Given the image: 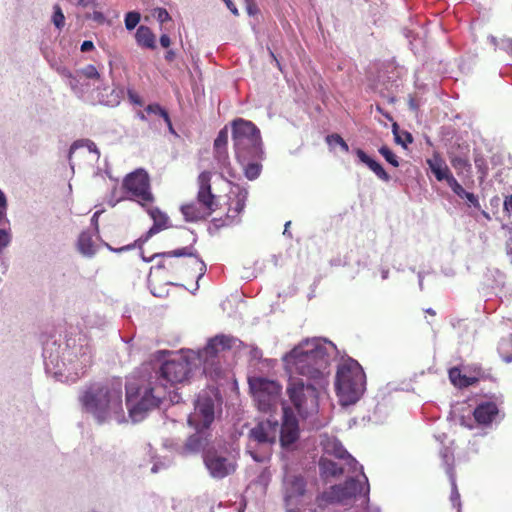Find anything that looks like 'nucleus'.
I'll list each match as a JSON object with an SVG mask.
<instances>
[{"label":"nucleus","mask_w":512,"mask_h":512,"mask_svg":"<svg viewBox=\"0 0 512 512\" xmlns=\"http://www.w3.org/2000/svg\"><path fill=\"white\" fill-rule=\"evenodd\" d=\"M141 15L139 12L130 11L125 15V27L127 30H133L140 22Z\"/></svg>","instance_id":"72a5a7b5"},{"label":"nucleus","mask_w":512,"mask_h":512,"mask_svg":"<svg viewBox=\"0 0 512 512\" xmlns=\"http://www.w3.org/2000/svg\"><path fill=\"white\" fill-rule=\"evenodd\" d=\"M194 249L191 246L182 247L173 251L164 252L161 254H155L153 259L160 258L154 269L156 270H167L172 273H178L182 269L181 257H194V263L199 262L198 258L194 254Z\"/></svg>","instance_id":"ddd939ff"},{"label":"nucleus","mask_w":512,"mask_h":512,"mask_svg":"<svg viewBox=\"0 0 512 512\" xmlns=\"http://www.w3.org/2000/svg\"><path fill=\"white\" fill-rule=\"evenodd\" d=\"M212 174L209 171L201 172L197 177L196 202L181 205L180 211L187 222L205 220L217 209V198L212 192Z\"/></svg>","instance_id":"39448f33"},{"label":"nucleus","mask_w":512,"mask_h":512,"mask_svg":"<svg viewBox=\"0 0 512 512\" xmlns=\"http://www.w3.org/2000/svg\"><path fill=\"white\" fill-rule=\"evenodd\" d=\"M231 348V338L221 335V336H215L214 338L210 339L207 346L205 347V353L207 355H215L220 350H225Z\"/></svg>","instance_id":"a878e982"},{"label":"nucleus","mask_w":512,"mask_h":512,"mask_svg":"<svg viewBox=\"0 0 512 512\" xmlns=\"http://www.w3.org/2000/svg\"><path fill=\"white\" fill-rule=\"evenodd\" d=\"M346 464L349 466V471L355 472L357 470L358 462L350 455L345 458Z\"/></svg>","instance_id":"a18cd8bd"},{"label":"nucleus","mask_w":512,"mask_h":512,"mask_svg":"<svg viewBox=\"0 0 512 512\" xmlns=\"http://www.w3.org/2000/svg\"><path fill=\"white\" fill-rule=\"evenodd\" d=\"M135 39L142 48L151 50L156 48V36L148 26L140 25L135 33Z\"/></svg>","instance_id":"4be33fe9"},{"label":"nucleus","mask_w":512,"mask_h":512,"mask_svg":"<svg viewBox=\"0 0 512 512\" xmlns=\"http://www.w3.org/2000/svg\"><path fill=\"white\" fill-rule=\"evenodd\" d=\"M214 159L218 164V168L221 174L234 178L236 176L235 170L230 162L229 154L227 149H214Z\"/></svg>","instance_id":"5701e85b"},{"label":"nucleus","mask_w":512,"mask_h":512,"mask_svg":"<svg viewBox=\"0 0 512 512\" xmlns=\"http://www.w3.org/2000/svg\"><path fill=\"white\" fill-rule=\"evenodd\" d=\"M150 217L153 219V226L149 230V234H156L161 230L169 227V218L159 208L153 207L148 210Z\"/></svg>","instance_id":"b1692460"},{"label":"nucleus","mask_w":512,"mask_h":512,"mask_svg":"<svg viewBox=\"0 0 512 512\" xmlns=\"http://www.w3.org/2000/svg\"><path fill=\"white\" fill-rule=\"evenodd\" d=\"M232 141L235 156L240 163L248 160H262L263 149L260 130L248 120L237 118L232 121Z\"/></svg>","instance_id":"20e7f679"},{"label":"nucleus","mask_w":512,"mask_h":512,"mask_svg":"<svg viewBox=\"0 0 512 512\" xmlns=\"http://www.w3.org/2000/svg\"><path fill=\"white\" fill-rule=\"evenodd\" d=\"M463 198L467 199V201H469L474 207L480 206L478 198L471 192L466 191L463 195Z\"/></svg>","instance_id":"c03bdc74"},{"label":"nucleus","mask_w":512,"mask_h":512,"mask_svg":"<svg viewBox=\"0 0 512 512\" xmlns=\"http://www.w3.org/2000/svg\"><path fill=\"white\" fill-rule=\"evenodd\" d=\"M392 132L395 137V142L406 148V143L402 141V136L399 134V126L396 122L392 124Z\"/></svg>","instance_id":"79ce46f5"},{"label":"nucleus","mask_w":512,"mask_h":512,"mask_svg":"<svg viewBox=\"0 0 512 512\" xmlns=\"http://www.w3.org/2000/svg\"><path fill=\"white\" fill-rule=\"evenodd\" d=\"M204 430H196V433L191 435L185 442L184 451L186 453H196L205 448L207 445V438L203 436Z\"/></svg>","instance_id":"393cba45"},{"label":"nucleus","mask_w":512,"mask_h":512,"mask_svg":"<svg viewBox=\"0 0 512 512\" xmlns=\"http://www.w3.org/2000/svg\"><path fill=\"white\" fill-rule=\"evenodd\" d=\"M247 196L248 192L239 186L229 192L227 202L228 209L224 225H230L235 222L245 207Z\"/></svg>","instance_id":"f3484780"},{"label":"nucleus","mask_w":512,"mask_h":512,"mask_svg":"<svg viewBox=\"0 0 512 512\" xmlns=\"http://www.w3.org/2000/svg\"><path fill=\"white\" fill-rule=\"evenodd\" d=\"M504 208L508 211H512V195L505 199Z\"/></svg>","instance_id":"5fc2aeb1"},{"label":"nucleus","mask_w":512,"mask_h":512,"mask_svg":"<svg viewBox=\"0 0 512 512\" xmlns=\"http://www.w3.org/2000/svg\"><path fill=\"white\" fill-rule=\"evenodd\" d=\"M499 415V408L495 402L486 401L478 404L473 411V416L478 425L489 426Z\"/></svg>","instance_id":"a211bd4d"},{"label":"nucleus","mask_w":512,"mask_h":512,"mask_svg":"<svg viewBox=\"0 0 512 512\" xmlns=\"http://www.w3.org/2000/svg\"><path fill=\"white\" fill-rule=\"evenodd\" d=\"M84 361H85V365H84V367L81 368V370H82L81 375L85 374V372H86L85 368L91 365L90 356H87Z\"/></svg>","instance_id":"13d9d810"},{"label":"nucleus","mask_w":512,"mask_h":512,"mask_svg":"<svg viewBox=\"0 0 512 512\" xmlns=\"http://www.w3.org/2000/svg\"><path fill=\"white\" fill-rule=\"evenodd\" d=\"M379 153L385 158V160L394 167L399 166L398 157L391 151L387 146L379 148Z\"/></svg>","instance_id":"c9c22d12"},{"label":"nucleus","mask_w":512,"mask_h":512,"mask_svg":"<svg viewBox=\"0 0 512 512\" xmlns=\"http://www.w3.org/2000/svg\"><path fill=\"white\" fill-rule=\"evenodd\" d=\"M167 394L166 384L158 382L152 376L148 384L139 390V399H134L127 392L126 401L128 405H131L130 412L135 414L158 408Z\"/></svg>","instance_id":"0eeeda50"},{"label":"nucleus","mask_w":512,"mask_h":512,"mask_svg":"<svg viewBox=\"0 0 512 512\" xmlns=\"http://www.w3.org/2000/svg\"><path fill=\"white\" fill-rule=\"evenodd\" d=\"M299 423L291 407H283V421L280 432V443L283 447H288L295 443L299 438Z\"/></svg>","instance_id":"2eb2a0df"},{"label":"nucleus","mask_w":512,"mask_h":512,"mask_svg":"<svg viewBox=\"0 0 512 512\" xmlns=\"http://www.w3.org/2000/svg\"><path fill=\"white\" fill-rule=\"evenodd\" d=\"M7 205V199L5 194L0 190V205Z\"/></svg>","instance_id":"052dcab7"},{"label":"nucleus","mask_w":512,"mask_h":512,"mask_svg":"<svg viewBox=\"0 0 512 512\" xmlns=\"http://www.w3.org/2000/svg\"><path fill=\"white\" fill-rule=\"evenodd\" d=\"M77 246H78L79 251L83 255L88 256V257L93 256L96 252L94 241H93V236H92L91 232H89V231H83L79 235Z\"/></svg>","instance_id":"cd10ccee"},{"label":"nucleus","mask_w":512,"mask_h":512,"mask_svg":"<svg viewBox=\"0 0 512 512\" xmlns=\"http://www.w3.org/2000/svg\"><path fill=\"white\" fill-rule=\"evenodd\" d=\"M319 387L314 381L304 382L300 378H290L286 388V394L293 408L299 416L306 419L318 413Z\"/></svg>","instance_id":"423d86ee"},{"label":"nucleus","mask_w":512,"mask_h":512,"mask_svg":"<svg viewBox=\"0 0 512 512\" xmlns=\"http://www.w3.org/2000/svg\"><path fill=\"white\" fill-rule=\"evenodd\" d=\"M247 6L250 7V4H253L254 0H245Z\"/></svg>","instance_id":"774afa93"},{"label":"nucleus","mask_w":512,"mask_h":512,"mask_svg":"<svg viewBox=\"0 0 512 512\" xmlns=\"http://www.w3.org/2000/svg\"><path fill=\"white\" fill-rule=\"evenodd\" d=\"M447 473L449 474V476L451 478L452 486H453L454 490L456 491V483H455V478H454L453 467L449 466L448 469H447Z\"/></svg>","instance_id":"864d4df0"},{"label":"nucleus","mask_w":512,"mask_h":512,"mask_svg":"<svg viewBox=\"0 0 512 512\" xmlns=\"http://www.w3.org/2000/svg\"><path fill=\"white\" fill-rule=\"evenodd\" d=\"M227 144H228V128H227V126H225L219 131L216 139L214 140L213 150L214 149H227Z\"/></svg>","instance_id":"473e14b6"},{"label":"nucleus","mask_w":512,"mask_h":512,"mask_svg":"<svg viewBox=\"0 0 512 512\" xmlns=\"http://www.w3.org/2000/svg\"><path fill=\"white\" fill-rule=\"evenodd\" d=\"M105 246L110 250V251H113V252H123V251H128V250H131L135 247V244L134 243H131V244H126V245H123L122 247H119V248H114L112 247L110 244L108 243H105Z\"/></svg>","instance_id":"37998d69"},{"label":"nucleus","mask_w":512,"mask_h":512,"mask_svg":"<svg viewBox=\"0 0 512 512\" xmlns=\"http://www.w3.org/2000/svg\"><path fill=\"white\" fill-rule=\"evenodd\" d=\"M259 161L260 160H248L244 163H241L244 165L245 176L249 180H254L259 177L262 170V165L259 163Z\"/></svg>","instance_id":"c756f323"},{"label":"nucleus","mask_w":512,"mask_h":512,"mask_svg":"<svg viewBox=\"0 0 512 512\" xmlns=\"http://www.w3.org/2000/svg\"><path fill=\"white\" fill-rule=\"evenodd\" d=\"M326 142L329 145H339L343 152L347 153L349 151V146L345 142V140L339 134H331L326 137Z\"/></svg>","instance_id":"f704fd0d"},{"label":"nucleus","mask_w":512,"mask_h":512,"mask_svg":"<svg viewBox=\"0 0 512 512\" xmlns=\"http://www.w3.org/2000/svg\"><path fill=\"white\" fill-rule=\"evenodd\" d=\"M329 354L320 339H305L283 357L286 371L298 374L314 381L319 387H325L326 370L329 366Z\"/></svg>","instance_id":"f257e3e1"},{"label":"nucleus","mask_w":512,"mask_h":512,"mask_svg":"<svg viewBox=\"0 0 512 512\" xmlns=\"http://www.w3.org/2000/svg\"><path fill=\"white\" fill-rule=\"evenodd\" d=\"M94 48V44L92 41L86 40L81 44V51L87 52Z\"/></svg>","instance_id":"8fccbe9b"},{"label":"nucleus","mask_w":512,"mask_h":512,"mask_svg":"<svg viewBox=\"0 0 512 512\" xmlns=\"http://www.w3.org/2000/svg\"><path fill=\"white\" fill-rule=\"evenodd\" d=\"M154 17L160 22L164 23L171 19L169 13L164 8H156L153 13Z\"/></svg>","instance_id":"a19ab883"},{"label":"nucleus","mask_w":512,"mask_h":512,"mask_svg":"<svg viewBox=\"0 0 512 512\" xmlns=\"http://www.w3.org/2000/svg\"><path fill=\"white\" fill-rule=\"evenodd\" d=\"M249 387L260 411L267 413L277 408L282 389L277 381L252 377L249 379Z\"/></svg>","instance_id":"6e6552de"},{"label":"nucleus","mask_w":512,"mask_h":512,"mask_svg":"<svg viewBox=\"0 0 512 512\" xmlns=\"http://www.w3.org/2000/svg\"><path fill=\"white\" fill-rule=\"evenodd\" d=\"M319 468L323 476L337 477L344 473L345 469L339 466L338 463L327 459L321 458L319 461Z\"/></svg>","instance_id":"c85d7f7f"},{"label":"nucleus","mask_w":512,"mask_h":512,"mask_svg":"<svg viewBox=\"0 0 512 512\" xmlns=\"http://www.w3.org/2000/svg\"><path fill=\"white\" fill-rule=\"evenodd\" d=\"M363 481L354 478L347 479L343 484L333 485L325 491L322 498L329 503H344L356 496H367L369 493L368 478L363 473V467L360 466Z\"/></svg>","instance_id":"1a4fd4ad"},{"label":"nucleus","mask_w":512,"mask_h":512,"mask_svg":"<svg viewBox=\"0 0 512 512\" xmlns=\"http://www.w3.org/2000/svg\"><path fill=\"white\" fill-rule=\"evenodd\" d=\"M252 458L257 462H263L266 457L258 455L256 452L249 451Z\"/></svg>","instance_id":"6e6d98bb"},{"label":"nucleus","mask_w":512,"mask_h":512,"mask_svg":"<svg viewBox=\"0 0 512 512\" xmlns=\"http://www.w3.org/2000/svg\"><path fill=\"white\" fill-rule=\"evenodd\" d=\"M204 462L214 478L222 479L235 471V465L216 452L208 451L204 456Z\"/></svg>","instance_id":"dca6fc26"},{"label":"nucleus","mask_w":512,"mask_h":512,"mask_svg":"<svg viewBox=\"0 0 512 512\" xmlns=\"http://www.w3.org/2000/svg\"><path fill=\"white\" fill-rule=\"evenodd\" d=\"M449 379L453 385L459 388L469 387L478 381V379L475 377H468L463 375L458 367H452L449 370Z\"/></svg>","instance_id":"bb28decb"},{"label":"nucleus","mask_w":512,"mask_h":512,"mask_svg":"<svg viewBox=\"0 0 512 512\" xmlns=\"http://www.w3.org/2000/svg\"><path fill=\"white\" fill-rule=\"evenodd\" d=\"M366 376L354 359L343 361L337 369L335 388L343 406L355 404L365 391Z\"/></svg>","instance_id":"7ed1b4c3"},{"label":"nucleus","mask_w":512,"mask_h":512,"mask_svg":"<svg viewBox=\"0 0 512 512\" xmlns=\"http://www.w3.org/2000/svg\"><path fill=\"white\" fill-rule=\"evenodd\" d=\"M253 7H254V3H253V4H250V8H249V6H247V9H248V13H249V14H252V13H253Z\"/></svg>","instance_id":"69168bd1"},{"label":"nucleus","mask_w":512,"mask_h":512,"mask_svg":"<svg viewBox=\"0 0 512 512\" xmlns=\"http://www.w3.org/2000/svg\"><path fill=\"white\" fill-rule=\"evenodd\" d=\"M146 111L148 113H153V114L159 115L160 117H162L164 119V121L167 123L169 128L170 129L172 128V123H171L168 112L165 109H163L159 104L148 105L146 107Z\"/></svg>","instance_id":"2f4dec72"},{"label":"nucleus","mask_w":512,"mask_h":512,"mask_svg":"<svg viewBox=\"0 0 512 512\" xmlns=\"http://www.w3.org/2000/svg\"><path fill=\"white\" fill-rule=\"evenodd\" d=\"M160 44L164 48H168L171 44L170 37L166 34L160 36Z\"/></svg>","instance_id":"09e8293b"},{"label":"nucleus","mask_w":512,"mask_h":512,"mask_svg":"<svg viewBox=\"0 0 512 512\" xmlns=\"http://www.w3.org/2000/svg\"><path fill=\"white\" fill-rule=\"evenodd\" d=\"M52 22L58 29H62L65 25V16L62 12L61 7L58 4L54 5V13L52 16Z\"/></svg>","instance_id":"e433bc0d"},{"label":"nucleus","mask_w":512,"mask_h":512,"mask_svg":"<svg viewBox=\"0 0 512 512\" xmlns=\"http://www.w3.org/2000/svg\"><path fill=\"white\" fill-rule=\"evenodd\" d=\"M215 418L214 401L208 394L198 395L194 411L188 417V424L195 430H206Z\"/></svg>","instance_id":"f8f14e48"},{"label":"nucleus","mask_w":512,"mask_h":512,"mask_svg":"<svg viewBox=\"0 0 512 512\" xmlns=\"http://www.w3.org/2000/svg\"><path fill=\"white\" fill-rule=\"evenodd\" d=\"M448 186L452 189V191L459 196L460 198H463L464 193L466 192L465 189L459 184V182L455 179L454 176L450 177V179L446 182Z\"/></svg>","instance_id":"4c0bfd02"},{"label":"nucleus","mask_w":512,"mask_h":512,"mask_svg":"<svg viewBox=\"0 0 512 512\" xmlns=\"http://www.w3.org/2000/svg\"><path fill=\"white\" fill-rule=\"evenodd\" d=\"M401 136H402V141L405 142L406 145L413 142V136L410 132L403 131Z\"/></svg>","instance_id":"3c124183"},{"label":"nucleus","mask_w":512,"mask_h":512,"mask_svg":"<svg viewBox=\"0 0 512 512\" xmlns=\"http://www.w3.org/2000/svg\"><path fill=\"white\" fill-rule=\"evenodd\" d=\"M223 1L226 4L227 8L231 11L232 14H234L235 16L239 15L238 9L232 0H223Z\"/></svg>","instance_id":"de8ad7c7"},{"label":"nucleus","mask_w":512,"mask_h":512,"mask_svg":"<svg viewBox=\"0 0 512 512\" xmlns=\"http://www.w3.org/2000/svg\"><path fill=\"white\" fill-rule=\"evenodd\" d=\"M279 431L277 420L267 419L260 421L249 432V438L252 442L260 445H272L276 442Z\"/></svg>","instance_id":"4468645a"},{"label":"nucleus","mask_w":512,"mask_h":512,"mask_svg":"<svg viewBox=\"0 0 512 512\" xmlns=\"http://www.w3.org/2000/svg\"><path fill=\"white\" fill-rule=\"evenodd\" d=\"M427 164L438 181H448L453 176L449 167L438 154H434L431 159L427 160Z\"/></svg>","instance_id":"aec40b11"},{"label":"nucleus","mask_w":512,"mask_h":512,"mask_svg":"<svg viewBox=\"0 0 512 512\" xmlns=\"http://www.w3.org/2000/svg\"><path fill=\"white\" fill-rule=\"evenodd\" d=\"M6 210H7V205L1 204L0 205V224L2 223L3 219L6 216Z\"/></svg>","instance_id":"4d7b16f0"},{"label":"nucleus","mask_w":512,"mask_h":512,"mask_svg":"<svg viewBox=\"0 0 512 512\" xmlns=\"http://www.w3.org/2000/svg\"><path fill=\"white\" fill-rule=\"evenodd\" d=\"M306 491V481L300 475L289 476L285 481V500L290 504L294 499L302 497Z\"/></svg>","instance_id":"6ab92c4d"},{"label":"nucleus","mask_w":512,"mask_h":512,"mask_svg":"<svg viewBox=\"0 0 512 512\" xmlns=\"http://www.w3.org/2000/svg\"><path fill=\"white\" fill-rule=\"evenodd\" d=\"M355 153L359 160L365 165H367L369 169H371L379 179L385 182H388L390 180V176L382 167V165L375 161L374 159H372L371 157H369L362 149H356Z\"/></svg>","instance_id":"412c9836"},{"label":"nucleus","mask_w":512,"mask_h":512,"mask_svg":"<svg viewBox=\"0 0 512 512\" xmlns=\"http://www.w3.org/2000/svg\"><path fill=\"white\" fill-rule=\"evenodd\" d=\"M425 312L431 316H435L436 315V312L435 310H433L432 308H428L425 310Z\"/></svg>","instance_id":"e2e57ef3"},{"label":"nucleus","mask_w":512,"mask_h":512,"mask_svg":"<svg viewBox=\"0 0 512 512\" xmlns=\"http://www.w3.org/2000/svg\"><path fill=\"white\" fill-rule=\"evenodd\" d=\"M11 233L10 230L0 229V253L10 244Z\"/></svg>","instance_id":"ea45409f"},{"label":"nucleus","mask_w":512,"mask_h":512,"mask_svg":"<svg viewBox=\"0 0 512 512\" xmlns=\"http://www.w3.org/2000/svg\"><path fill=\"white\" fill-rule=\"evenodd\" d=\"M450 162L458 174H462L464 171L468 172L471 169V164L466 157L455 156L450 159Z\"/></svg>","instance_id":"7c9ffc66"},{"label":"nucleus","mask_w":512,"mask_h":512,"mask_svg":"<svg viewBox=\"0 0 512 512\" xmlns=\"http://www.w3.org/2000/svg\"><path fill=\"white\" fill-rule=\"evenodd\" d=\"M80 73L88 79H99L100 74L94 65H87L81 69Z\"/></svg>","instance_id":"58836bf2"},{"label":"nucleus","mask_w":512,"mask_h":512,"mask_svg":"<svg viewBox=\"0 0 512 512\" xmlns=\"http://www.w3.org/2000/svg\"><path fill=\"white\" fill-rule=\"evenodd\" d=\"M175 58V53L172 50L167 51L165 55V59L167 61H172Z\"/></svg>","instance_id":"bf43d9fd"},{"label":"nucleus","mask_w":512,"mask_h":512,"mask_svg":"<svg viewBox=\"0 0 512 512\" xmlns=\"http://www.w3.org/2000/svg\"><path fill=\"white\" fill-rule=\"evenodd\" d=\"M61 74H62L63 76H65V77H68V78H74V77H73V75H72V73H71L69 70H67V69H63V70L61 71Z\"/></svg>","instance_id":"680f3d73"},{"label":"nucleus","mask_w":512,"mask_h":512,"mask_svg":"<svg viewBox=\"0 0 512 512\" xmlns=\"http://www.w3.org/2000/svg\"><path fill=\"white\" fill-rule=\"evenodd\" d=\"M91 18L99 24H102L105 21V16L100 11H94L91 15Z\"/></svg>","instance_id":"49530a36"},{"label":"nucleus","mask_w":512,"mask_h":512,"mask_svg":"<svg viewBox=\"0 0 512 512\" xmlns=\"http://www.w3.org/2000/svg\"><path fill=\"white\" fill-rule=\"evenodd\" d=\"M409 104L412 109H417V105L415 104L414 99H410Z\"/></svg>","instance_id":"0e129e2a"},{"label":"nucleus","mask_w":512,"mask_h":512,"mask_svg":"<svg viewBox=\"0 0 512 512\" xmlns=\"http://www.w3.org/2000/svg\"><path fill=\"white\" fill-rule=\"evenodd\" d=\"M191 363L185 357L179 356L165 361L159 370L155 372L153 378L158 382L166 384V390L177 383H182L188 379L191 373Z\"/></svg>","instance_id":"9d476101"},{"label":"nucleus","mask_w":512,"mask_h":512,"mask_svg":"<svg viewBox=\"0 0 512 512\" xmlns=\"http://www.w3.org/2000/svg\"><path fill=\"white\" fill-rule=\"evenodd\" d=\"M122 188L140 205L146 206L154 201L150 188V178L144 169H137L125 176Z\"/></svg>","instance_id":"9b49d317"},{"label":"nucleus","mask_w":512,"mask_h":512,"mask_svg":"<svg viewBox=\"0 0 512 512\" xmlns=\"http://www.w3.org/2000/svg\"><path fill=\"white\" fill-rule=\"evenodd\" d=\"M504 49L512 56V38L503 41Z\"/></svg>","instance_id":"603ef678"},{"label":"nucleus","mask_w":512,"mask_h":512,"mask_svg":"<svg viewBox=\"0 0 512 512\" xmlns=\"http://www.w3.org/2000/svg\"><path fill=\"white\" fill-rule=\"evenodd\" d=\"M79 400L86 412L91 413L99 422H103L111 413L122 411L121 383L91 384L82 393Z\"/></svg>","instance_id":"f03ea898"},{"label":"nucleus","mask_w":512,"mask_h":512,"mask_svg":"<svg viewBox=\"0 0 512 512\" xmlns=\"http://www.w3.org/2000/svg\"><path fill=\"white\" fill-rule=\"evenodd\" d=\"M78 4L83 7L87 6V3H85L84 0H79Z\"/></svg>","instance_id":"338daca9"}]
</instances>
